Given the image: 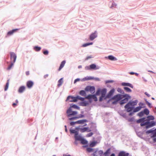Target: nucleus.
Listing matches in <instances>:
<instances>
[{
	"instance_id": "nucleus-42",
	"label": "nucleus",
	"mask_w": 156,
	"mask_h": 156,
	"mask_svg": "<svg viewBox=\"0 0 156 156\" xmlns=\"http://www.w3.org/2000/svg\"><path fill=\"white\" fill-rule=\"evenodd\" d=\"M144 113L143 111L138 113L137 114V115L139 116L140 117H142L144 115Z\"/></svg>"
},
{
	"instance_id": "nucleus-45",
	"label": "nucleus",
	"mask_w": 156,
	"mask_h": 156,
	"mask_svg": "<svg viewBox=\"0 0 156 156\" xmlns=\"http://www.w3.org/2000/svg\"><path fill=\"white\" fill-rule=\"evenodd\" d=\"M96 95L95 94H93V98L92 99H93V100L95 101H98V98L96 97Z\"/></svg>"
},
{
	"instance_id": "nucleus-24",
	"label": "nucleus",
	"mask_w": 156,
	"mask_h": 156,
	"mask_svg": "<svg viewBox=\"0 0 156 156\" xmlns=\"http://www.w3.org/2000/svg\"><path fill=\"white\" fill-rule=\"evenodd\" d=\"M94 77L91 76H87L83 78L82 80V81H84L86 80H93Z\"/></svg>"
},
{
	"instance_id": "nucleus-62",
	"label": "nucleus",
	"mask_w": 156,
	"mask_h": 156,
	"mask_svg": "<svg viewBox=\"0 0 156 156\" xmlns=\"http://www.w3.org/2000/svg\"><path fill=\"white\" fill-rule=\"evenodd\" d=\"M93 80H94L96 81H100V79L98 77H94Z\"/></svg>"
},
{
	"instance_id": "nucleus-9",
	"label": "nucleus",
	"mask_w": 156,
	"mask_h": 156,
	"mask_svg": "<svg viewBox=\"0 0 156 156\" xmlns=\"http://www.w3.org/2000/svg\"><path fill=\"white\" fill-rule=\"evenodd\" d=\"M76 140H79L80 143L83 145L87 144H88V141L82 136H80Z\"/></svg>"
},
{
	"instance_id": "nucleus-46",
	"label": "nucleus",
	"mask_w": 156,
	"mask_h": 156,
	"mask_svg": "<svg viewBox=\"0 0 156 156\" xmlns=\"http://www.w3.org/2000/svg\"><path fill=\"white\" fill-rule=\"evenodd\" d=\"M13 62H12L11 63V64L7 68V69L8 70H10L12 66L14 64Z\"/></svg>"
},
{
	"instance_id": "nucleus-19",
	"label": "nucleus",
	"mask_w": 156,
	"mask_h": 156,
	"mask_svg": "<svg viewBox=\"0 0 156 156\" xmlns=\"http://www.w3.org/2000/svg\"><path fill=\"white\" fill-rule=\"evenodd\" d=\"M34 84L33 81L31 80H29L27 82L26 85L27 87L29 88H31Z\"/></svg>"
},
{
	"instance_id": "nucleus-41",
	"label": "nucleus",
	"mask_w": 156,
	"mask_h": 156,
	"mask_svg": "<svg viewBox=\"0 0 156 156\" xmlns=\"http://www.w3.org/2000/svg\"><path fill=\"white\" fill-rule=\"evenodd\" d=\"M101 93V90L100 88H98L96 90V92L95 94L97 95H99Z\"/></svg>"
},
{
	"instance_id": "nucleus-44",
	"label": "nucleus",
	"mask_w": 156,
	"mask_h": 156,
	"mask_svg": "<svg viewBox=\"0 0 156 156\" xmlns=\"http://www.w3.org/2000/svg\"><path fill=\"white\" fill-rule=\"evenodd\" d=\"M117 6L116 4L114 2H113L111 6L110 7L111 9H112L113 8H115Z\"/></svg>"
},
{
	"instance_id": "nucleus-43",
	"label": "nucleus",
	"mask_w": 156,
	"mask_h": 156,
	"mask_svg": "<svg viewBox=\"0 0 156 156\" xmlns=\"http://www.w3.org/2000/svg\"><path fill=\"white\" fill-rule=\"evenodd\" d=\"M139 106H140L142 108H144L146 107L145 105V104L143 103H142L141 102H140L139 104Z\"/></svg>"
},
{
	"instance_id": "nucleus-15",
	"label": "nucleus",
	"mask_w": 156,
	"mask_h": 156,
	"mask_svg": "<svg viewBox=\"0 0 156 156\" xmlns=\"http://www.w3.org/2000/svg\"><path fill=\"white\" fill-rule=\"evenodd\" d=\"M146 133L147 134H149L150 133H152L153 134V135L151 136V138H153L154 137L156 136L155 135V134H156V133L154 131V130H153L152 129H151L149 130H147L146 132Z\"/></svg>"
},
{
	"instance_id": "nucleus-22",
	"label": "nucleus",
	"mask_w": 156,
	"mask_h": 156,
	"mask_svg": "<svg viewBox=\"0 0 156 156\" xmlns=\"http://www.w3.org/2000/svg\"><path fill=\"white\" fill-rule=\"evenodd\" d=\"M146 119V118L145 117H144L141 118L140 119L136 120V122L138 123H140V125L141 126V124L142 123H143L145 122Z\"/></svg>"
},
{
	"instance_id": "nucleus-49",
	"label": "nucleus",
	"mask_w": 156,
	"mask_h": 156,
	"mask_svg": "<svg viewBox=\"0 0 156 156\" xmlns=\"http://www.w3.org/2000/svg\"><path fill=\"white\" fill-rule=\"evenodd\" d=\"M77 100H80L83 101L84 100V98L81 97L79 96H77Z\"/></svg>"
},
{
	"instance_id": "nucleus-55",
	"label": "nucleus",
	"mask_w": 156,
	"mask_h": 156,
	"mask_svg": "<svg viewBox=\"0 0 156 156\" xmlns=\"http://www.w3.org/2000/svg\"><path fill=\"white\" fill-rule=\"evenodd\" d=\"M114 101L112 102V104L114 105H116L118 103H119V101L116 100H114Z\"/></svg>"
},
{
	"instance_id": "nucleus-61",
	"label": "nucleus",
	"mask_w": 156,
	"mask_h": 156,
	"mask_svg": "<svg viewBox=\"0 0 156 156\" xmlns=\"http://www.w3.org/2000/svg\"><path fill=\"white\" fill-rule=\"evenodd\" d=\"M80 126H79L76 127L75 128V130H76V131H78L79 132V130H80Z\"/></svg>"
},
{
	"instance_id": "nucleus-1",
	"label": "nucleus",
	"mask_w": 156,
	"mask_h": 156,
	"mask_svg": "<svg viewBox=\"0 0 156 156\" xmlns=\"http://www.w3.org/2000/svg\"><path fill=\"white\" fill-rule=\"evenodd\" d=\"M138 102L137 100L134 101H130L124 106L125 111L129 113L128 115L129 116L133 115L134 113L139 111L141 109L142 107L140 106L135 107Z\"/></svg>"
},
{
	"instance_id": "nucleus-13",
	"label": "nucleus",
	"mask_w": 156,
	"mask_h": 156,
	"mask_svg": "<svg viewBox=\"0 0 156 156\" xmlns=\"http://www.w3.org/2000/svg\"><path fill=\"white\" fill-rule=\"evenodd\" d=\"M10 59L11 60H12V59H13V63H14L16 58V55L13 52H11L10 53Z\"/></svg>"
},
{
	"instance_id": "nucleus-8",
	"label": "nucleus",
	"mask_w": 156,
	"mask_h": 156,
	"mask_svg": "<svg viewBox=\"0 0 156 156\" xmlns=\"http://www.w3.org/2000/svg\"><path fill=\"white\" fill-rule=\"evenodd\" d=\"M69 101L70 102H76L77 101V96L74 97L72 96L69 95L67 97L66 101Z\"/></svg>"
},
{
	"instance_id": "nucleus-27",
	"label": "nucleus",
	"mask_w": 156,
	"mask_h": 156,
	"mask_svg": "<svg viewBox=\"0 0 156 156\" xmlns=\"http://www.w3.org/2000/svg\"><path fill=\"white\" fill-rule=\"evenodd\" d=\"M93 94H89L87 96H86V98L89 100V101L90 103L92 102Z\"/></svg>"
},
{
	"instance_id": "nucleus-52",
	"label": "nucleus",
	"mask_w": 156,
	"mask_h": 156,
	"mask_svg": "<svg viewBox=\"0 0 156 156\" xmlns=\"http://www.w3.org/2000/svg\"><path fill=\"white\" fill-rule=\"evenodd\" d=\"M146 104L149 107L151 108L152 107V106L151 103L149 102L148 101H147L146 103Z\"/></svg>"
},
{
	"instance_id": "nucleus-36",
	"label": "nucleus",
	"mask_w": 156,
	"mask_h": 156,
	"mask_svg": "<svg viewBox=\"0 0 156 156\" xmlns=\"http://www.w3.org/2000/svg\"><path fill=\"white\" fill-rule=\"evenodd\" d=\"M117 90L118 92L120 93L121 94H124L125 93L124 90L119 87L117 88Z\"/></svg>"
},
{
	"instance_id": "nucleus-29",
	"label": "nucleus",
	"mask_w": 156,
	"mask_h": 156,
	"mask_svg": "<svg viewBox=\"0 0 156 156\" xmlns=\"http://www.w3.org/2000/svg\"><path fill=\"white\" fill-rule=\"evenodd\" d=\"M66 62V61L64 60L61 62L59 68L58 69V71H60L63 68L65 65Z\"/></svg>"
},
{
	"instance_id": "nucleus-51",
	"label": "nucleus",
	"mask_w": 156,
	"mask_h": 156,
	"mask_svg": "<svg viewBox=\"0 0 156 156\" xmlns=\"http://www.w3.org/2000/svg\"><path fill=\"white\" fill-rule=\"evenodd\" d=\"M114 82V81L112 80H108L105 81L106 84H107L109 83H112Z\"/></svg>"
},
{
	"instance_id": "nucleus-23",
	"label": "nucleus",
	"mask_w": 156,
	"mask_h": 156,
	"mask_svg": "<svg viewBox=\"0 0 156 156\" xmlns=\"http://www.w3.org/2000/svg\"><path fill=\"white\" fill-rule=\"evenodd\" d=\"M145 119V121H151V120H153L155 118L154 116L152 115H149L147 116Z\"/></svg>"
},
{
	"instance_id": "nucleus-16",
	"label": "nucleus",
	"mask_w": 156,
	"mask_h": 156,
	"mask_svg": "<svg viewBox=\"0 0 156 156\" xmlns=\"http://www.w3.org/2000/svg\"><path fill=\"white\" fill-rule=\"evenodd\" d=\"M91 131V130L89 129L88 127H84L80 128V132L81 133H84L85 132H90Z\"/></svg>"
},
{
	"instance_id": "nucleus-63",
	"label": "nucleus",
	"mask_w": 156,
	"mask_h": 156,
	"mask_svg": "<svg viewBox=\"0 0 156 156\" xmlns=\"http://www.w3.org/2000/svg\"><path fill=\"white\" fill-rule=\"evenodd\" d=\"M70 126H73L75 124L74 122H73V121L71 122H70Z\"/></svg>"
},
{
	"instance_id": "nucleus-31",
	"label": "nucleus",
	"mask_w": 156,
	"mask_h": 156,
	"mask_svg": "<svg viewBox=\"0 0 156 156\" xmlns=\"http://www.w3.org/2000/svg\"><path fill=\"white\" fill-rule=\"evenodd\" d=\"M86 91L85 90H82L80 91L79 94L82 96L86 97Z\"/></svg>"
},
{
	"instance_id": "nucleus-58",
	"label": "nucleus",
	"mask_w": 156,
	"mask_h": 156,
	"mask_svg": "<svg viewBox=\"0 0 156 156\" xmlns=\"http://www.w3.org/2000/svg\"><path fill=\"white\" fill-rule=\"evenodd\" d=\"M84 115L80 114L78 116H77L78 119L83 118L84 117Z\"/></svg>"
},
{
	"instance_id": "nucleus-57",
	"label": "nucleus",
	"mask_w": 156,
	"mask_h": 156,
	"mask_svg": "<svg viewBox=\"0 0 156 156\" xmlns=\"http://www.w3.org/2000/svg\"><path fill=\"white\" fill-rule=\"evenodd\" d=\"M93 134V133L92 132H90V133H89L87 134V135H86V136L87 137H90Z\"/></svg>"
},
{
	"instance_id": "nucleus-6",
	"label": "nucleus",
	"mask_w": 156,
	"mask_h": 156,
	"mask_svg": "<svg viewBox=\"0 0 156 156\" xmlns=\"http://www.w3.org/2000/svg\"><path fill=\"white\" fill-rule=\"evenodd\" d=\"M95 87L94 86H87L85 88L86 92L90 91L91 93H94L95 92Z\"/></svg>"
},
{
	"instance_id": "nucleus-21",
	"label": "nucleus",
	"mask_w": 156,
	"mask_h": 156,
	"mask_svg": "<svg viewBox=\"0 0 156 156\" xmlns=\"http://www.w3.org/2000/svg\"><path fill=\"white\" fill-rule=\"evenodd\" d=\"M105 58H108L111 61H115L117 60V59L112 55H109L108 57H106Z\"/></svg>"
},
{
	"instance_id": "nucleus-56",
	"label": "nucleus",
	"mask_w": 156,
	"mask_h": 156,
	"mask_svg": "<svg viewBox=\"0 0 156 156\" xmlns=\"http://www.w3.org/2000/svg\"><path fill=\"white\" fill-rule=\"evenodd\" d=\"M134 119L133 117H132L129 118L128 119V121L129 122H132L134 121Z\"/></svg>"
},
{
	"instance_id": "nucleus-48",
	"label": "nucleus",
	"mask_w": 156,
	"mask_h": 156,
	"mask_svg": "<svg viewBox=\"0 0 156 156\" xmlns=\"http://www.w3.org/2000/svg\"><path fill=\"white\" fill-rule=\"evenodd\" d=\"M78 119L77 116L73 117L71 118H69L68 119L69 120H74L76 119Z\"/></svg>"
},
{
	"instance_id": "nucleus-50",
	"label": "nucleus",
	"mask_w": 156,
	"mask_h": 156,
	"mask_svg": "<svg viewBox=\"0 0 156 156\" xmlns=\"http://www.w3.org/2000/svg\"><path fill=\"white\" fill-rule=\"evenodd\" d=\"M43 54L45 55H48L49 53L48 51L47 50H45L43 52Z\"/></svg>"
},
{
	"instance_id": "nucleus-54",
	"label": "nucleus",
	"mask_w": 156,
	"mask_h": 156,
	"mask_svg": "<svg viewBox=\"0 0 156 156\" xmlns=\"http://www.w3.org/2000/svg\"><path fill=\"white\" fill-rule=\"evenodd\" d=\"M76 131L75 129H69V131L71 134H74Z\"/></svg>"
},
{
	"instance_id": "nucleus-60",
	"label": "nucleus",
	"mask_w": 156,
	"mask_h": 156,
	"mask_svg": "<svg viewBox=\"0 0 156 156\" xmlns=\"http://www.w3.org/2000/svg\"><path fill=\"white\" fill-rule=\"evenodd\" d=\"M89 45L88 44V43H86L83 44H82V46L83 47H87Z\"/></svg>"
},
{
	"instance_id": "nucleus-5",
	"label": "nucleus",
	"mask_w": 156,
	"mask_h": 156,
	"mask_svg": "<svg viewBox=\"0 0 156 156\" xmlns=\"http://www.w3.org/2000/svg\"><path fill=\"white\" fill-rule=\"evenodd\" d=\"M99 66L96 65L95 64H92L89 66H86L85 67V69L86 70H96L100 68Z\"/></svg>"
},
{
	"instance_id": "nucleus-12",
	"label": "nucleus",
	"mask_w": 156,
	"mask_h": 156,
	"mask_svg": "<svg viewBox=\"0 0 156 156\" xmlns=\"http://www.w3.org/2000/svg\"><path fill=\"white\" fill-rule=\"evenodd\" d=\"M97 32L96 31H95L94 32L92 33L90 35L89 37V39L90 40L93 41L95 38L97 37Z\"/></svg>"
},
{
	"instance_id": "nucleus-47",
	"label": "nucleus",
	"mask_w": 156,
	"mask_h": 156,
	"mask_svg": "<svg viewBox=\"0 0 156 156\" xmlns=\"http://www.w3.org/2000/svg\"><path fill=\"white\" fill-rule=\"evenodd\" d=\"M111 149L110 148H108L106 151L104 153L106 154H109L110 153Z\"/></svg>"
},
{
	"instance_id": "nucleus-18",
	"label": "nucleus",
	"mask_w": 156,
	"mask_h": 156,
	"mask_svg": "<svg viewBox=\"0 0 156 156\" xmlns=\"http://www.w3.org/2000/svg\"><path fill=\"white\" fill-rule=\"evenodd\" d=\"M115 91V89L114 88H112L107 94V96L110 98H112L111 97L113 95Z\"/></svg>"
},
{
	"instance_id": "nucleus-3",
	"label": "nucleus",
	"mask_w": 156,
	"mask_h": 156,
	"mask_svg": "<svg viewBox=\"0 0 156 156\" xmlns=\"http://www.w3.org/2000/svg\"><path fill=\"white\" fill-rule=\"evenodd\" d=\"M122 99L119 102V104L121 106H122L125 103H127L129 99H130L131 97L129 94H122Z\"/></svg>"
},
{
	"instance_id": "nucleus-64",
	"label": "nucleus",
	"mask_w": 156,
	"mask_h": 156,
	"mask_svg": "<svg viewBox=\"0 0 156 156\" xmlns=\"http://www.w3.org/2000/svg\"><path fill=\"white\" fill-rule=\"evenodd\" d=\"M144 94L145 95H147L148 97H150L151 96V95L147 92H144Z\"/></svg>"
},
{
	"instance_id": "nucleus-11",
	"label": "nucleus",
	"mask_w": 156,
	"mask_h": 156,
	"mask_svg": "<svg viewBox=\"0 0 156 156\" xmlns=\"http://www.w3.org/2000/svg\"><path fill=\"white\" fill-rule=\"evenodd\" d=\"M67 114V117H69L72 116H74L76 115L77 114V112L76 111H73L71 109V111L69 112H67V110L66 112Z\"/></svg>"
},
{
	"instance_id": "nucleus-34",
	"label": "nucleus",
	"mask_w": 156,
	"mask_h": 156,
	"mask_svg": "<svg viewBox=\"0 0 156 156\" xmlns=\"http://www.w3.org/2000/svg\"><path fill=\"white\" fill-rule=\"evenodd\" d=\"M9 79H8L6 83L5 84V88H4V90L5 91H6L8 88L9 84Z\"/></svg>"
},
{
	"instance_id": "nucleus-40",
	"label": "nucleus",
	"mask_w": 156,
	"mask_h": 156,
	"mask_svg": "<svg viewBox=\"0 0 156 156\" xmlns=\"http://www.w3.org/2000/svg\"><path fill=\"white\" fill-rule=\"evenodd\" d=\"M79 124H83L84 122H87L88 120L86 119H83L80 120H79Z\"/></svg>"
},
{
	"instance_id": "nucleus-26",
	"label": "nucleus",
	"mask_w": 156,
	"mask_h": 156,
	"mask_svg": "<svg viewBox=\"0 0 156 156\" xmlns=\"http://www.w3.org/2000/svg\"><path fill=\"white\" fill-rule=\"evenodd\" d=\"M89 105L88 102L85 100L81 101L80 103V105L83 106H86Z\"/></svg>"
},
{
	"instance_id": "nucleus-30",
	"label": "nucleus",
	"mask_w": 156,
	"mask_h": 156,
	"mask_svg": "<svg viewBox=\"0 0 156 156\" xmlns=\"http://www.w3.org/2000/svg\"><path fill=\"white\" fill-rule=\"evenodd\" d=\"M119 114L121 116L124 118L127 117L126 113L122 111H120L119 112Z\"/></svg>"
},
{
	"instance_id": "nucleus-38",
	"label": "nucleus",
	"mask_w": 156,
	"mask_h": 156,
	"mask_svg": "<svg viewBox=\"0 0 156 156\" xmlns=\"http://www.w3.org/2000/svg\"><path fill=\"white\" fill-rule=\"evenodd\" d=\"M63 78H60L58 81V87H60L62 84L63 83Z\"/></svg>"
},
{
	"instance_id": "nucleus-20",
	"label": "nucleus",
	"mask_w": 156,
	"mask_h": 156,
	"mask_svg": "<svg viewBox=\"0 0 156 156\" xmlns=\"http://www.w3.org/2000/svg\"><path fill=\"white\" fill-rule=\"evenodd\" d=\"M129 155L128 153L124 151H122L119 152L118 156H128Z\"/></svg>"
},
{
	"instance_id": "nucleus-33",
	"label": "nucleus",
	"mask_w": 156,
	"mask_h": 156,
	"mask_svg": "<svg viewBox=\"0 0 156 156\" xmlns=\"http://www.w3.org/2000/svg\"><path fill=\"white\" fill-rule=\"evenodd\" d=\"M97 143V142L96 141H93L90 142V147H94Z\"/></svg>"
},
{
	"instance_id": "nucleus-39",
	"label": "nucleus",
	"mask_w": 156,
	"mask_h": 156,
	"mask_svg": "<svg viewBox=\"0 0 156 156\" xmlns=\"http://www.w3.org/2000/svg\"><path fill=\"white\" fill-rule=\"evenodd\" d=\"M107 92V89L106 88H103L101 90V95L105 96Z\"/></svg>"
},
{
	"instance_id": "nucleus-35",
	"label": "nucleus",
	"mask_w": 156,
	"mask_h": 156,
	"mask_svg": "<svg viewBox=\"0 0 156 156\" xmlns=\"http://www.w3.org/2000/svg\"><path fill=\"white\" fill-rule=\"evenodd\" d=\"M143 111L144 113V114L146 115H148L149 114L150 111L147 108H145Z\"/></svg>"
},
{
	"instance_id": "nucleus-25",
	"label": "nucleus",
	"mask_w": 156,
	"mask_h": 156,
	"mask_svg": "<svg viewBox=\"0 0 156 156\" xmlns=\"http://www.w3.org/2000/svg\"><path fill=\"white\" fill-rule=\"evenodd\" d=\"M25 89V87L24 86H22L19 87L18 92L20 93H22Z\"/></svg>"
},
{
	"instance_id": "nucleus-28",
	"label": "nucleus",
	"mask_w": 156,
	"mask_h": 156,
	"mask_svg": "<svg viewBox=\"0 0 156 156\" xmlns=\"http://www.w3.org/2000/svg\"><path fill=\"white\" fill-rule=\"evenodd\" d=\"M74 134V138L75 140H76L81 136L79 135V132L78 131H76Z\"/></svg>"
},
{
	"instance_id": "nucleus-4",
	"label": "nucleus",
	"mask_w": 156,
	"mask_h": 156,
	"mask_svg": "<svg viewBox=\"0 0 156 156\" xmlns=\"http://www.w3.org/2000/svg\"><path fill=\"white\" fill-rule=\"evenodd\" d=\"M156 124V122L154 121H145L144 122L142 123L141 126H146L145 128L146 129L155 126Z\"/></svg>"
},
{
	"instance_id": "nucleus-2",
	"label": "nucleus",
	"mask_w": 156,
	"mask_h": 156,
	"mask_svg": "<svg viewBox=\"0 0 156 156\" xmlns=\"http://www.w3.org/2000/svg\"><path fill=\"white\" fill-rule=\"evenodd\" d=\"M94 152L92 154L93 156H102L103 154V152L102 150H98V148H96L95 149L91 147H87V151L88 152H91L93 151Z\"/></svg>"
},
{
	"instance_id": "nucleus-37",
	"label": "nucleus",
	"mask_w": 156,
	"mask_h": 156,
	"mask_svg": "<svg viewBox=\"0 0 156 156\" xmlns=\"http://www.w3.org/2000/svg\"><path fill=\"white\" fill-rule=\"evenodd\" d=\"M33 49L36 51H39L41 49V48L38 46H35L34 47Z\"/></svg>"
},
{
	"instance_id": "nucleus-14",
	"label": "nucleus",
	"mask_w": 156,
	"mask_h": 156,
	"mask_svg": "<svg viewBox=\"0 0 156 156\" xmlns=\"http://www.w3.org/2000/svg\"><path fill=\"white\" fill-rule=\"evenodd\" d=\"M19 30V29H14L8 31L7 33V35L5 36V37H6L8 36H10L12 35L14 33L16 32L17 30Z\"/></svg>"
},
{
	"instance_id": "nucleus-17",
	"label": "nucleus",
	"mask_w": 156,
	"mask_h": 156,
	"mask_svg": "<svg viewBox=\"0 0 156 156\" xmlns=\"http://www.w3.org/2000/svg\"><path fill=\"white\" fill-rule=\"evenodd\" d=\"M121 85L124 86V87L128 86L132 88L133 87V85L132 84L129 83L122 82L121 83Z\"/></svg>"
},
{
	"instance_id": "nucleus-59",
	"label": "nucleus",
	"mask_w": 156,
	"mask_h": 156,
	"mask_svg": "<svg viewBox=\"0 0 156 156\" xmlns=\"http://www.w3.org/2000/svg\"><path fill=\"white\" fill-rule=\"evenodd\" d=\"M80 80V79L79 78H77L75 79L74 81V83H76L77 82H78Z\"/></svg>"
},
{
	"instance_id": "nucleus-53",
	"label": "nucleus",
	"mask_w": 156,
	"mask_h": 156,
	"mask_svg": "<svg viewBox=\"0 0 156 156\" xmlns=\"http://www.w3.org/2000/svg\"><path fill=\"white\" fill-rule=\"evenodd\" d=\"M105 96L101 95V96L99 98V101H101L104 99V97Z\"/></svg>"
},
{
	"instance_id": "nucleus-7",
	"label": "nucleus",
	"mask_w": 156,
	"mask_h": 156,
	"mask_svg": "<svg viewBox=\"0 0 156 156\" xmlns=\"http://www.w3.org/2000/svg\"><path fill=\"white\" fill-rule=\"evenodd\" d=\"M111 99L118 101H119V104L120 101L122 100V94H117L115 95L111 98Z\"/></svg>"
},
{
	"instance_id": "nucleus-32",
	"label": "nucleus",
	"mask_w": 156,
	"mask_h": 156,
	"mask_svg": "<svg viewBox=\"0 0 156 156\" xmlns=\"http://www.w3.org/2000/svg\"><path fill=\"white\" fill-rule=\"evenodd\" d=\"M123 89L127 93L131 92L132 91V90L130 88L127 87H124Z\"/></svg>"
},
{
	"instance_id": "nucleus-10",
	"label": "nucleus",
	"mask_w": 156,
	"mask_h": 156,
	"mask_svg": "<svg viewBox=\"0 0 156 156\" xmlns=\"http://www.w3.org/2000/svg\"><path fill=\"white\" fill-rule=\"evenodd\" d=\"M70 107L67 109V112H68L71 111L72 108H73L78 110L80 109V107L76 105L71 104H70Z\"/></svg>"
}]
</instances>
